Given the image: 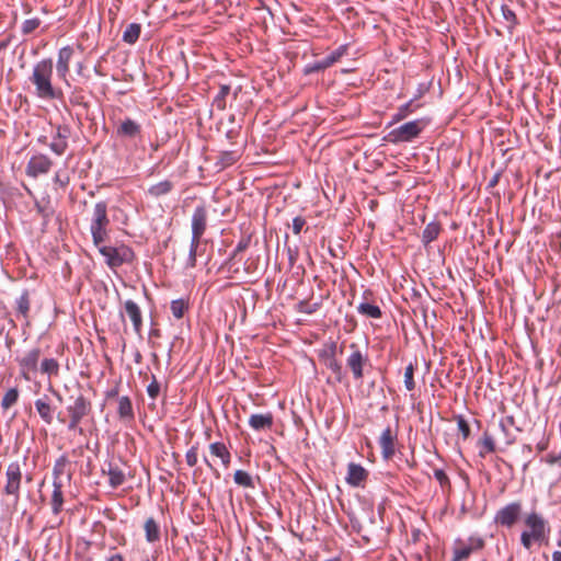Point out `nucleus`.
<instances>
[{
  "instance_id": "1",
  "label": "nucleus",
  "mask_w": 561,
  "mask_h": 561,
  "mask_svg": "<svg viewBox=\"0 0 561 561\" xmlns=\"http://www.w3.org/2000/svg\"><path fill=\"white\" fill-rule=\"evenodd\" d=\"M53 60L50 58L43 59L35 64L33 72L28 80L35 87V94L42 100L60 99L62 92L53 85Z\"/></svg>"
},
{
  "instance_id": "2",
  "label": "nucleus",
  "mask_w": 561,
  "mask_h": 561,
  "mask_svg": "<svg viewBox=\"0 0 561 561\" xmlns=\"http://www.w3.org/2000/svg\"><path fill=\"white\" fill-rule=\"evenodd\" d=\"M70 400L71 402L66 408L67 417L59 412L57 420L60 423L66 424L68 431H75L80 435H83L84 431L80 424L92 413V402L82 393H79L75 398L71 397Z\"/></svg>"
},
{
  "instance_id": "3",
  "label": "nucleus",
  "mask_w": 561,
  "mask_h": 561,
  "mask_svg": "<svg viewBox=\"0 0 561 561\" xmlns=\"http://www.w3.org/2000/svg\"><path fill=\"white\" fill-rule=\"evenodd\" d=\"M108 226L107 204L104 201L98 202L90 218V232L95 247H100L107 240Z\"/></svg>"
},
{
  "instance_id": "4",
  "label": "nucleus",
  "mask_w": 561,
  "mask_h": 561,
  "mask_svg": "<svg viewBox=\"0 0 561 561\" xmlns=\"http://www.w3.org/2000/svg\"><path fill=\"white\" fill-rule=\"evenodd\" d=\"M207 227V208L199 205L195 208L192 216V240L188 253V266L194 267L196 264V252Z\"/></svg>"
},
{
  "instance_id": "5",
  "label": "nucleus",
  "mask_w": 561,
  "mask_h": 561,
  "mask_svg": "<svg viewBox=\"0 0 561 561\" xmlns=\"http://www.w3.org/2000/svg\"><path fill=\"white\" fill-rule=\"evenodd\" d=\"M427 121L421 118L402 124L401 126L392 129L386 139L390 142H409L416 138L422 130L426 127Z\"/></svg>"
},
{
  "instance_id": "6",
  "label": "nucleus",
  "mask_w": 561,
  "mask_h": 561,
  "mask_svg": "<svg viewBox=\"0 0 561 561\" xmlns=\"http://www.w3.org/2000/svg\"><path fill=\"white\" fill-rule=\"evenodd\" d=\"M484 540L479 536H470L467 539L457 538L453 545L451 561H465L472 553L482 550Z\"/></svg>"
},
{
  "instance_id": "7",
  "label": "nucleus",
  "mask_w": 561,
  "mask_h": 561,
  "mask_svg": "<svg viewBox=\"0 0 561 561\" xmlns=\"http://www.w3.org/2000/svg\"><path fill=\"white\" fill-rule=\"evenodd\" d=\"M5 477L7 483L4 485L3 492L7 495L13 496L14 504H16L20 499V486L22 480L20 465L18 462H11L7 468Z\"/></svg>"
},
{
  "instance_id": "8",
  "label": "nucleus",
  "mask_w": 561,
  "mask_h": 561,
  "mask_svg": "<svg viewBox=\"0 0 561 561\" xmlns=\"http://www.w3.org/2000/svg\"><path fill=\"white\" fill-rule=\"evenodd\" d=\"M351 354L346 358V365L353 374L355 380H360L364 377V366L368 362L367 355H365L356 343L350 345Z\"/></svg>"
},
{
  "instance_id": "9",
  "label": "nucleus",
  "mask_w": 561,
  "mask_h": 561,
  "mask_svg": "<svg viewBox=\"0 0 561 561\" xmlns=\"http://www.w3.org/2000/svg\"><path fill=\"white\" fill-rule=\"evenodd\" d=\"M41 354V350L36 347L25 353L24 356L16 358L20 366V374L25 380H31L32 374L37 371Z\"/></svg>"
},
{
  "instance_id": "10",
  "label": "nucleus",
  "mask_w": 561,
  "mask_h": 561,
  "mask_svg": "<svg viewBox=\"0 0 561 561\" xmlns=\"http://www.w3.org/2000/svg\"><path fill=\"white\" fill-rule=\"evenodd\" d=\"M53 167V160L44 154L37 153L31 157L28 160L25 173L31 178H37L42 174H47Z\"/></svg>"
},
{
  "instance_id": "11",
  "label": "nucleus",
  "mask_w": 561,
  "mask_h": 561,
  "mask_svg": "<svg viewBox=\"0 0 561 561\" xmlns=\"http://www.w3.org/2000/svg\"><path fill=\"white\" fill-rule=\"evenodd\" d=\"M397 440H398V428L387 426L382 431V433L379 437L381 455L385 459H390L394 456Z\"/></svg>"
},
{
  "instance_id": "12",
  "label": "nucleus",
  "mask_w": 561,
  "mask_h": 561,
  "mask_svg": "<svg viewBox=\"0 0 561 561\" xmlns=\"http://www.w3.org/2000/svg\"><path fill=\"white\" fill-rule=\"evenodd\" d=\"M520 511V503H510L496 513L495 522L502 526L512 527L518 519Z\"/></svg>"
},
{
  "instance_id": "13",
  "label": "nucleus",
  "mask_w": 561,
  "mask_h": 561,
  "mask_svg": "<svg viewBox=\"0 0 561 561\" xmlns=\"http://www.w3.org/2000/svg\"><path fill=\"white\" fill-rule=\"evenodd\" d=\"M526 526L530 529V534L536 541H542L549 531L547 522L537 513H530L525 519Z\"/></svg>"
},
{
  "instance_id": "14",
  "label": "nucleus",
  "mask_w": 561,
  "mask_h": 561,
  "mask_svg": "<svg viewBox=\"0 0 561 561\" xmlns=\"http://www.w3.org/2000/svg\"><path fill=\"white\" fill-rule=\"evenodd\" d=\"M75 54V50L71 46H65L59 49L58 51V59H57V75L60 79H62L67 85H69V81L67 79V76L70 70V61L72 59V56Z\"/></svg>"
},
{
  "instance_id": "15",
  "label": "nucleus",
  "mask_w": 561,
  "mask_h": 561,
  "mask_svg": "<svg viewBox=\"0 0 561 561\" xmlns=\"http://www.w3.org/2000/svg\"><path fill=\"white\" fill-rule=\"evenodd\" d=\"M34 404L42 421L47 425L53 424L55 408L51 405L49 397L44 394L36 399Z\"/></svg>"
},
{
  "instance_id": "16",
  "label": "nucleus",
  "mask_w": 561,
  "mask_h": 561,
  "mask_svg": "<svg viewBox=\"0 0 561 561\" xmlns=\"http://www.w3.org/2000/svg\"><path fill=\"white\" fill-rule=\"evenodd\" d=\"M368 477L367 470L358 465L351 462L347 466L346 482L352 486H360Z\"/></svg>"
},
{
  "instance_id": "17",
  "label": "nucleus",
  "mask_w": 561,
  "mask_h": 561,
  "mask_svg": "<svg viewBox=\"0 0 561 561\" xmlns=\"http://www.w3.org/2000/svg\"><path fill=\"white\" fill-rule=\"evenodd\" d=\"M125 312L133 322L134 330L137 334L141 332L142 314L139 306L133 300H126L124 304Z\"/></svg>"
},
{
  "instance_id": "18",
  "label": "nucleus",
  "mask_w": 561,
  "mask_h": 561,
  "mask_svg": "<svg viewBox=\"0 0 561 561\" xmlns=\"http://www.w3.org/2000/svg\"><path fill=\"white\" fill-rule=\"evenodd\" d=\"M116 133L119 137L135 138L140 135L141 126L136 121L127 117L122 121Z\"/></svg>"
},
{
  "instance_id": "19",
  "label": "nucleus",
  "mask_w": 561,
  "mask_h": 561,
  "mask_svg": "<svg viewBox=\"0 0 561 561\" xmlns=\"http://www.w3.org/2000/svg\"><path fill=\"white\" fill-rule=\"evenodd\" d=\"M273 422L274 417L272 413L252 414L249 419V425L254 431L271 430Z\"/></svg>"
},
{
  "instance_id": "20",
  "label": "nucleus",
  "mask_w": 561,
  "mask_h": 561,
  "mask_svg": "<svg viewBox=\"0 0 561 561\" xmlns=\"http://www.w3.org/2000/svg\"><path fill=\"white\" fill-rule=\"evenodd\" d=\"M240 157L241 152L239 150L221 151L217 157L216 165L219 167L220 170H224L234 164L240 159Z\"/></svg>"
},
{
  "instance_id": "21",
  "label": "nucleus",
  "mask_w": 561,
  "mask_h": 561,
  "mask_svg": "<svg viewBox=\"0 0 561 561\" xmlns=\"http://www.w3.org/2000/svg\"><path fill=\"white\" fill-rule=\"evenodd\" d=\"M53 486H54V490H53V494H51V499H50V506H51L53 513L55 515H58L62 511V505H64V494H62L64 484L59 483V482H53Z\"/></svg>"
},
{
  "instance_id": "22",
  "label": "nucleus",
  "mask_w": 561,
  "mask_h": 561,
  "mask_svg": "<svg viewBox=\"0 0 561 561\" xmlns=\"http://www.w3.org/2000/svg\"><path fill=\"white\" fill-rule=\"evenodd\" d=\"M144 529L148 542L153 543L160 540V527L153 517L146 519Z\"/></svg>"
},
{
  "instance_id": "23",
  "label": "nucleus",
  "mask_w": 561,
  "mask_h": 561,
  "mask_svg": "<svg viewBox=\"0 0 561 561\" xmlns=\"http://www.w3.org/2000/svg\"><path fill=\"white\" fill-rule=\"evenodd\" d=\"M209 450L213 456L220 458L225 467L229 466L231 461V455L224 443L216 442L210 444Z\"/></svg>"
},
{
  "instance_id": "24",
  "label": "nucleus",
  "mask_w": 561,
  "mask_h": 561,
  "mask_svg": "<svg viewBox=\"0 0 561 561\" xmlns=\"http://www.w3.org/2000/svg\"><path fill=\"white\" fill-rule=\"evenodd\" d=\"M99 249V252L105 257L106 264L112 267H118L119 266V260L117 254V248L114 247H106L101 244L100 247H96Z\"/></svg>"
},
{
  "instance_id": "25",
  "label": "nucleus",
  "mask_w": 561,
  "mask_h": 561,
  "mask_svg": "<svg viewBox=\"0 0 561 561\" xmlns=\"http://www.w3.org/2000/svg\"><path fill=\"white\" fill-rule=\"evenodd\" d=\"M117 413L122 420H134V410L131 401L128 397L124 396L118 399Z\"/></svg>"
},
{
  "instance_id": "26",
  "label": "nucleus",
  "mask_w": 561,
  "mask_h": 561,
  "mask_svg": "<svg viewBox=\"0 0 561 561\" xmlns=\"http://www.w3.org/2000/svg\"><path fill=\"white\" fill-rule=\"evenodd\" d=\"M440 232L439 222L432 221L426 225L422 232V242L424 245H428L432 241L436 240Z\"/></svg>"
},
{
  "instance_id": "27",
  "label": "nucleus",
  "mask_w": 561,
  "mask_h": 561,
  "mask_svg": "<svg viewBox=\"0 0 561 561\" xmlns=\"http://www.w3.org/2000/svg\"><path fill=\"white\" fill-rule=\"evenodd\" d=\"M108 483L112 488H118L125 482V473L117 466H108Z\"/></svg>"
},
{
  "instance_id": "28",
  "label": "nucleus",
  "mask_w": 561,
  "mask_h": 561,
  "mask_svg": "<svg viewBox=\"0 0 561 561\" xmlns=\"http://www.w3.org/2000/svg\"><path fill=\"white\" fill-rule=\"evenodd\" d=\"M324 366L333 374L337 382H342L345 378V371L341 363L335 358L322 360Z\"/></svg>"
},
{
  "instance_id": "29",
  "label": "nucleus",
  "mask_w": 561,
  "mask_h": 561,
  "mask_svg": "<svg viewBox=\"0 0 561 561\" xmlns=\"http://www.w3.org/2000/svg\"><path fill=\"white\" fill-rule=\"evenodd\" d=\"M173 183L169 180L161 181L149 187L148 193L153 197H160L169 194L173 190Z\"/></svg>"
},
{
  "instance_id": "30",
  "label": "nucleus",
  "mask_w": 561,
  "mask_h": 561,
  "mask_svg": "<svg viewBox=\"0 0 561 561\" xmlns=\"http://www.w3.org/2000/svg\"><path fill=\"white\" fill-rule=\"evenodd\" d=\"M141 32V26L138 23H130L127 25L126 30L123 33V41L128 44H135Z\"/></svg>"
},
{
  "instance_id": "31",
  "label": "nucleus",
  "mask_w": 561,
  "mask_h": 561,
  "mask_svg": "<svg viewBox=\"0 0 561 561\" xmlns=\"http://www.w3.org/2000/svg\"><path fill=\"white\" fill-rule=\"evenodd\" d=\"M31 308V300L28 291H23L22 295L16 299V312L22 316L24 319L28 318V312Z\"/></svg>"
},
{
  "instance_id": "32",
  "label": "nucleus",
  "mask_w": 561,
  "mask_h": 561,
  "mask_svg": "<svg viewBox=\"0 0 561 561\" xmlns=\"http://www.w3.org/2000/svg\"><path fill=\"white\" fill-rule=\"evenodd\" d=\"M357 311L358 313L373 319H380L382 316V312L378 306L368 302L359 304Z\"/></svg>"
},
{
  "instance_id": "33",
  "label": "nucleus",
  "mask_w": 561,
  "mask_h": 561,
  "mask_svg": "<svg viewBox=\"0 0 561 561\" xmlns=\"http://www.w3.org/2000/svg\"><path fill=\"white\" fill-rule=\"evenodd\" d=\"M337 352L342 353V347L339 350L337 343L335 341H330L324 344L322 350L319 351V359L322 362L324 359L335 358Z\"/></svg>"
},
{
  "instance_id": "34",
  "label": "nucleus",
  "mask_w": 561,
  "mask_h": 561,
  "mask_svg": "<svg viewBox=\"0 0 561 561\" xmlns=\"http://www.w3.org/2000/svg\"><path fill=\"white\" fill-rule=\"evenodd\" d=\"M230 85L229 84H221L219 88L218 94L215 96L213 101V105L217 107L219 111H224L227 106L226 99L230 93Z\"/></svg>"
},
{
  "instance_id": "35",
  "label": "nucleus",
  "mask_w": 561,
  "mask_h": 561,
  "mask_svg": "<svg viewBox=\"0 0 561 561\" xmlns=\"http://www.w3.org/2000/svg\"><path fill=\"white\" fill-rule=\"evenodd\" d=\"M68 465V459L65 456L58 458L53 468V482L62 483V476L65 474L66 466Z\"/></svg>"
},
{
  "instance_id": "36",
  "label": "nucleus",
  "mask_w": 561,
  "mask_h": 561,
  "mask_svg": "<svg viewBox=\"0 0 561 561\" xmlns=\"http://www.w3.org/2000/svg\"><path fill=\"white\" fill-rule=\"evenodd\" d=\"M41 371L48 376H57L59 373V363L55 358H45L41 363Z\"/></svg>"
},
{
  "instance_id": "37",
  "label": "nucleus",
  "mask_w": 561,
  "mask_h": 561,
  "mask_svg": "<svg viewBox=\"0 0 561 561\" xmlns=\"http://www.w3.org/2000/svg\"><path fill=\"white\" fill-rule=\"evenodd\" d=\"M170 309L174 318L181 319L188 309V304L184 299H176L171 302Z\"/></svg>"
},
{
  "instance_id": "38",
  "label": "nucleus",
  "mask_w": 561,
  "mask_h": 561,
  "mask_svg": "<svg viewBox=\"0 0 561 561\" xmlns=\"http://www.w3.org/2000/svg\"><path fill=\"white\" fill-rule=\"evenodd\" d=\"M234 482L243 488H253V480L252 477L243 470H237L233 474Z\"/></svg>"
},
{
  "instance_id": "39",
  "label": "nucleus",
  "mask_w": 561,
  "mask_h": 561,
  "mask_svg": "<svg viewBox=\"0 0 561 561\" xmlns=\"http://www.w3.org/2000/svg\"><path fill=\"white\" fill-rule=\"evenodd\" d=\"M18 399H19L18 388H11L4 393L2 401H1V407L4 410H7V409L11 408L12 405H14L18 402Z\"/></svg>"
},
{
  "instance_id": "40",
  "label": "nucleus",
  "mask_w": 561,
  "mask_h": 561,
  "mask_svg": "<svg viewBox=\"0 0 561 561\" xmlns=\"http://www.w3.org/2000/svg\"><path fill=\"white\" fill-rule=\"evenodd\" d=\"M49 148L55 154L62 156L68 149V141H65L54 135L51 142L49 144Z\"/></svg>"
},
{
  "instance_id": "41",
  "label": "nucleus",
  "mask_w": 561,
  "mask_h": 561,
  "mask_svg": "<svg viewBox=\"0 0 561 561\" xmlns=\"http://www.w3.org/2000/svg\"><path fill=\"white\" fill-rule=\"evenodd\" d=\"M414 370L415 367L412 363H410L404 370V386L408 391H413L415 389Z\"/></svg>"
},
{
  "instance_id": "42",
  "label": "nucleus",
  "mask_w": 561,
  "mask_h": 561,
  "mask_svg": "<svg viewBox=\"0 0 561 561\" xmlns=\"http://www.w3.org/2000/svg\"><path fill=\"white\" fill-rule=\"evenodd\" d=\"M411 106H412V101H410V102H408V103H405V104L401 105V106L398 108L397 113H396V114H393V116H392V121H391V124H393V123H398V122H400V121L404 119V118H405L410 113H412V112H413V110H412V107H411Z\"/></svg>"
},
{
  "instance_id": "43",
  "label": "nucleus",
  "mask_w": 561,
  "mask_h": 561,
  "mask_svg": "<svg viewBox=\"0 0 561 561\" xmlns=\"http://www.w3.org/2000/svg\"><path fill=\"white\" fill-rule=\"evenodd\" d=\"M117 254L119 260V266L123 265L124 263L131 262L134 259L133 250L126 245L117 248Z\"/></svg>"
},
{
  "instance_id": "44",
  "label": "nucleus",
  "mask_w": 561,
  "mask_h": 561,
  "mask_svg": "<svg viewBox=\"0 0 561 561\" xmlns=\"http://www.w3.org/2000/svg\"><path fill=\"white\" fill-rule=\"evenodd\" d=\"M320 308V302L310 304L307 300H301L297 305V311L301 313L312 314Z\"/></svg>"
},
{
  "instance_id": "45",
  "label": "nucleus",
  "mask_w": 561,
  "mask_h": 561,
  "mask_svg": "<svg viewBox=\"0 0 561 561\" xmlns=\"http://www.w3.org/2000/svg\"><path fill=\"white\" fill-rule=\"evenodd\" d=\"M35 207L37 209V213L43 217V225L45 226L48 219L54 215L53 207L49 206L48 202L46 204L36 203Z\"/></svg>"
},
{
  "instance_id": "46",
  "label": "nucleus",
  "mask_w": 561,
  "mask_h": 561,
  "mask_svg": "<svg viewBox=\"0 0 561 561\" xmlns=\"http://www.w3.org/2000/svg\"><path fill=\"white\" fill-rule=\"evenodd\" d=\"M41 25V20L38 18L27 19L22 23V33L27 35L33 33Z\"/></svg>"
},
{
  "instance_id": "47",
  "label": "nucleus",
  "mask_w": 561,
  "mask_h": 561,
  "mask_svg": "<svg viewBox=\"0 0 561 561\" xmlns=\"http://www.w3.org/2000/svg\"><path fill=\"white\" fill-rule=\"evenodd\" d=\"M501 12H502L503 19L507 22V27L512 28L517 22L514 11L511 10L507 5H502Z\"/></svg>"
},
{
  "instance_id": "48",
  "label": "nucleus",
  "mask_w": 561,
  "mask_h": 561,
  "mask_svg": "<svg viewBox=\"0 0 561 561\" xmlns=\"http://www.w3.org/2000/svg\"><path fill=\"white\" fill-rule=\"evenodd\" d=\"M53 181L59 187L66 188L68 186V184L70 183V178L66 172L58 170L55 173Z\"/></svg>"
},
{
  "instance_id": "49",
  "label": "nucleus",
  "mask_w": 561,
  "mask_h": 561,
  "mask_svg": "<svg viewBox=\"0 0 561 561\" xmlns=\"http://www.w3.org/2000/svg\"><path fill=\"white\" fill-rule=\"evenodd\" d=\"M250 243H251V236L242 237L232 253L231 260H234L239 253L245 251L250 247Z\"/></svg>"
},
{
  "instance_id": "50",
  "label": "nucleus",
  "mask_w": 561,
  "mask_h": 561,
  "mask_svg": "<svg viewBox=\"0 0 561 561\" xmlns=\"http://www.w3.org/2000/svg\"><path fill=\"white\" fill-rule=\"evenodd\" d=\"M456 421H457L458 430L462 435V438L467 439L470 436V426H469L468 422L465 420V417L462 415H457Z\"/></svg>"
},
{
  "instance_id": "51",
  "label": "nucleus",
  "mask_w": 561,
  "mask_h": 561,
  "mask_svg": "<svg viewBox=\"0 0 561 561\" xmlns=\"http://www.w3.org/2000/svg\"><path fill=\"white\" fill-rule=\"evenodd\" d=\"M197 451H198V447H197V445L192 446V447L186 451L185 460H186V463H187L190 467H194V466L197 463Z\"/></svg>"
},
{
  "instance_id": "52",
  "label": "nucleus",
  "mask_w": 561,
  "mask_h": 561,
  "mask_svg": "<svg viewBox=\"0 0 561 561\" xmlns=\"http://www.w3.org/2000/svg\"><path fill=\"white\" fill-rule=\"evenodd\" d=\"M147 393L151 399H157L160 393V385L157 381L156 376H152V381L147 387Z\"/></svg>"
},
{
  "instance_id": "53",
  "label": "nucleus",
  "mask_w": 561,
  "mask_h": 561,
  "mask_svg": "<svg viewBox=\"0 0 561 561\" xmlns=\"http://www.w3.org/2000/svg\"><path fill=\"white\" fill-rule=\"evenodd\" d=\"M434 477L438 481V483L440 484L442 488L450 485L449 478L443 469H435Z\"/></svg>"
},
{
  "instance_id": "54",
  "label": "nucleus",
  "mask_w": 561,
  "mask_h": 561,
  "mask_svg": "<svg viewBox=\"0 0 561 561\" xmlns=\"http://www.w3.org/2000/svg\"><path fill=\"white\" fill-rule=\"evenodd\" d=\"M70 135H71V129L68 125L57 126L55 136H57L58 138H61L65 141H68Z\"/></svg>"
},
{
  "instance_id": "55",
  "label": "nucleus",
  "mask_w": 561,
  "mask_h": 561,
  "mask_svg": "<svg viewBox=\"0 0 561 561\" xmlns=\"http://www.w3.org/2000/svg\"><path fill=\"white\" fill-rule=\"evenodd\" d=\"M325 69L327 68L324 67L322 60H318V61H314L312 64H309L305 68V73L309 75V73L319 72V71H322V70H325Z\"/></svg>"
},
{
  "instance_id": "56",
  "label": "nucleus",
  "mask_w": 561,
  "mask_h": 561,
  "mask_svg": "<svg viewBox=\"0 0 561 561\" xmlns=\"http://www.w3.org/2000/svg\"><path fill=\"white\" fill-rule=\"evenodd\" d=\"M306 225V219L301 216L295 217L293 220V232L299 234Z\"/></svg>"
},
{
  "instance_id": "57",
  "label": "nucleus",
  "mask_w": 561,
  "mask_h": 561,
  "mask_svg": "<svg viewBox=\"0 0 561 561\" xmlns=\"http://www.w3.org/2000/svg\"><path fill=\"white\" fill-rule=\"evenodd\" d=\"M482 445L488 453H493L495 450V444L493 438L486 434L482 438Z\"/></svg>"
},
{
  "instance_id": "58",
  "label": "nucleus",
  "mask_w": 561,
  "mask_h": 561,
  "mask_svg": "<svg viewBox=\"0 0 561 561\" xmlns=\"http://www.w3.org/2000/svg\"><path fill=\"white\" fill-rule=\"evenodd\" d=\"M533 540H534V537H533V535L530 533H528V531H523L522 533L520 541H522V545L526 549H530V547L533 545Z\"/></svg>"
},
{
  "instance_id": "59",
  "label": "nucleus",
  "mask_w": 561,
  "mask_h": 561,
  "mask_svg": "<svg viewBox=\"0 0 561 561\" xmlns=\"http://www.w3.org/2000/svg\"><path fill=\"white\" fill-rule=\"evenodd\" d=\"M545 461L548 463V465H560L561 466V453L556 455V454H549L547 455Z\"/></svg>"
},
{
  "instance_id": "60",
  "label": "nucleus",
  "mask_w": 561,
  "mask_h": 561,
  "mask_svg": "<svg viewBox=\"0 0 561 561\" xmlns=\"http://www.w3.org/2000/svg\"><path fill=\"white\" fill-rule=\"evenodd\" d=\"M69 101L70 103L72 104H77V105H80L83 103V96L80 94V92L78 91H72L70 96H69Z\"/></svg>"
},
{
  "instance_id": "61",
  "label": "nucleus",
  "mask_w": 561,
  "mask_h": 561,
  "mask_svg": "<svg viewBox=\"0 0 561 561\" xmlns=\"http://www.w3.org/2000/svg\"><path fill=\"white\" fill-rule=\"evenodd\" d=\"M321 60L327 69L339 61V59L332 53Z\"/></svg>"
},
{
  "instance_id": "62",
  "label": "nucleus",
  "mask_w": 561,
  "mask_h": 561,
  "mask_svg": "<svg viewBox=\"0 0 561 561\" xmlns=\"http://www.w3.org/2000/svg\"><path fill=\"white\" fill-rule=\"evenodd\" d=\"M348 45H341L339 48H336L332 54L340 60L343 56L347 54Z\"/></svg>"
},
{
  "instance_id": "63",
  "label": "nucleus",
  "mask_w": 561,
  "mask_h": 561,
  "mask_svg": "<svg viewBox=\"0 0 561 561\" xmlns=\"http://www.w3.org/2000/svg\"><path fill=\"white\" fill-rule=\"evenodd\" d=\"M107 561H124V558L122 554L117 553V554H114L111 558H108Z\"/></svg>"
},
{
  "instance_id": "64",
  "label": "nucleus",
  "mask_w": 561,
  "mask_h": 561,
  "mask_svg": "<svg viewBox=\"0 0 561 561\" xmlns=\"http://www.w3.org/2000/svg\"><path fill=\"white\" fill-rule=\"evenodd\" d=\"M552 561H561V551H554L552 553Z\"/></svg>"
}]
</instances>
